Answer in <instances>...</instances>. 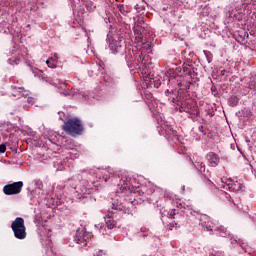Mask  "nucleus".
<instances>
[{
	"label": "nucleus",
	"instance_id": "f257e3e1",
	"mask_svg": "<svg viewBox=\"0 0 256 256\" xmlns=\"http://www.w3.org/2000/svg\"><path fill=\"white\" fill-rule=\"evenodd\" d=\"M63 130L67 135H71V137H77V135H83L84 127L83 122L79 120V118H71L65 122L63 126Z\"/></svg>",
	"mask_w": 256,
	"mask_h": 256
},
{
	"label": "nucleus",
	"instance_id": "f03ea898",
	"mask_svg": "<svg viewBox=\"0 0 256 256\" xmlns=\"http://www.w3.org/2000/svg\"><path fill=\"white\" fill-rule=\"evenodd\" d=\"M11 229L14 233L15 239H19V241L27 239V227L25 226V219L21 217L15 218V220L11 223Z\"/></svg>",
	"mask_w": 256,
	"mask_h": 256
},
{
	"label": "nucleus",
	"instance_id": "7ed1b4c3",
	"mask_svg": "<svg viewBox=\"0 0 256 256\" xmlns=\"http://www.w3.org/2000/svg\"><path fill=\"white\" fill-rule=\"evenodd\" d=\"M116 193L117 195H120L121 198L125 197V195H130V197L135 195V192H131V183L129 182V178L123 176L120 179Z\"/></svg>",
	"mask_w": 256,
	"mask_h": 256
},
{
	"label": "nucleus",
	"instance_id": "20e7f679",
	"mask_svg": "<svg viewBox=\"0 0 256 256\" xmlns=\"http://www.w3.org/2000/svg\"><path fill=\"white\" fill-rule=\"evenodd\" d=\"M126 202H122L119 199L112 200V209L114 211H122V213H129V207L127 205H137V200L133 198L125 199Z\"/></svg>",
	"mask_w": 256,
	"mask_h": 256
},
{
	"label": "nucleus",
	"instance_id": "39448f33",
	"mask_svg": "<svg viewBox=\"0 0 256 256\" xmlns=\"http://www.w3.org/2000/svg\"><path fill=\"white\" fill-rule=\"evenodd\" d=\"M220 189H223L224 191H230L232 193H237L238 191H241L243 188V184H241L238 181H234L232 179L221 180V183L219 184Z\"/></svg>",
	"mask_w": 256,
	"mask_h": 256
},
{
	"label": "nucleus",
	"instance_id": "423d86ee",
	"mask_svg": "<svg viewBox=\"0 0 256 256\" xmlns=\"http://www.w3.org/2000/svg\"><path fill=\"white\" fill-rule=\"evenodd\" d=\"M23 191V181L13 182L3 187L4 195H19Z\"/></svg>",
	"mask_w": 256,
	"mask_h": 256
},
{
	"label": "nucleus",
	"instance_id": "0eeeda50",
	"mask_svg": "<svg viewBox=\"0 0 256 256\" xmlns=\"http://www.w3.org/2000/svg\"><path fill=\"white\" fill-rule=\"evenodd\" d=\"M11 95L15 99H21V97H29V90H25L23 87L14 86L12 88Z\"/></svg>",
	"mask_w": 256,
	"mask_h": 256
},
{
	"label": "nucleus",
	"instance_id": "6e6552de",
	"mask_svg": "<svg viewBox=\"0 0 256 256\" xmlns=\"http://www.w3.org/2000/svg\"><path fill=\"white\" fill-rule=\"evenodd\" d=\"M199 225L206 229V231H213V222H211V218L207 215H200L199 216Z\"/></svg>",
	"mask_w": 256,
	"mask_h": 256
},
{
	"label": "nucleus",
	"instance_id": "1a4fd4ad",
	"mask_svg": "<svg viewBox=\"0 0 256 256\" xmlns=\"http://www.w3.org/2000/svg\"><path fill=\"white\" fill-rule=\"evenodd\" d=\"M208 163L210 164V167H217L219 165V155H217L214 152H209L206 156Z\"/></svg>",
	"mask_w": 256,
	"mask_h": 256
},
{
	"label": "nucleus",
	"instance_id": "9d476101",
	"mask_svg": "<svg viewBox=\"0 0 256 256\" xmlns=\"http://www.w3.org/2000/svg\"><path fill=\"white\" fill-rule=\"evenodd\" d=\"M105 223L108 229H115V227H117V220L113 217V213L109 212L105 216Z\"/></svg>",
	"mask_w": 256,
	"mask_h": 256
},
{
	"label": "nucleus",
	"instance_id": "9b49d317",
	"mask_svg": "<svg viewBox=\"0 0 256 256\" xmlns=\"http://www.w3.org/2000/svg\"><path fill=\"white\" fill-rule=\"evenodd\" d=\"M87 239H89V237L85 235V232L83 234L80 233L78 236H76V241L79 245H87Z\"/></svg>",
	"mask_w": 256,
	"mask_h": 256
},
{
	"label": "nucleus",
	"instance_id": "f8f14e48",
	"mask_svg": "<svg viewBox=\"0 0 256 256\" xmlns=\"http://www.w3.org/2000/svg\"><path fill=\"white\" fill-rule=\"evenodd\" d=\"M228 103L230 107H237L239 99L237 96H231L228 100Z\"/></svg>",
	"mask_w": 256,
	"mask_h": 256
},
{
	"label": "nucleus",
	"instance_id": "ddd939ff",
	"mask_svg": "<svg viewBox=\"0 0 256 256\" xmlns=\"http://www.w3.org/2000/svg\"><path fill=\"white\" fill-rule=\"evenodd\" d=\"M217 231L221 237H225V235H227V229L223 226L218 227Z\"/></svg>",
	"mask_w": 256,
	"mask_h": 256
},
{
	"label": "nucleus",
	"instance_id": "4468645a",
	"mask_svg": "<svg viewBox=\"0 0 256 256\" xmlns=\"http://www.w3.org/2000/svg\"><path fill=\"white\" fill-rule=\"evenodd\" d=\"M94 256H107V253H105L104 250L101 249H95L93 252Z\"/></svg>",
	"mask_w": 256,
	"mask_h": 256
},
{
	"label": "nucleus",
	"instance_id": "2eb2a0df",
	"mask_svg": "<svg viewBox=\"0 0 256 256\" xmlns=\"http://www.w3.org/2000/svg\"><path fill=\"white\" fill-rule=\"evenodd\" d=\"M141 232L138 234L139 237H147L149 235V229L147 228H141Z\"/></svg>",
	"mask_w": 256,
	"mask_h": 256
},
{
	"label": "nucleus",
	"instance_id": "dca6fc26",
	"mask_svg": "<svg viewBox=\"0 0 256 256\" xmlns=\"http://www.w3.org/2000/svg\"><path fill=\"white\" fill-rule=\"evenodd\" d=\"M178 227H180V225L175 221H172V222L169 223V230L170 231H173V229H178Z\"/></svg>",
	"mask_w": 256,
	"mask_h": 256
},
{
	"label": "nucleus",
	"instance_id": "f3484780",
	"mask_svg": "<svg viewBox=\"0 0 256 256\" xmlns=\"http://www.w3.org/2000/svg\"><path fill=\"white\" fill-rule=\"evenodd\" d=\"M46 64H47V66H48L50 69H57V64L54 63V62H51V60H47V61H46Z\"/></svg>",
	"mask_w": 256,
	"mask_h": 256
},
{
	"label": "nucleus",
	"instance_id": "a211bd4d",
	"mask_svg": "<svg viewBox=\"0 0 256 256\" xmlns=\"http://www.w3.org/2000/svg\"><path fill=\"white\" fill-rule=\"evenodd\" d=\"M141 31H143V28L141 26L137 25L134 27V33L136 35H141Z\"/></svg>",
	"mask_w": 256,
	"mask_h": 256
},
{
	"label": "nucleus",
	"instance_id": "6ab92c4d",
	"mask_svg": "<svg viewBox=\"0 0 256 256\" xmlns=\"http://www.w3.org/2000/svg\"><path fill=\"white\" fill-rule=\"evenodd\" d=\"M179 212H177V210L173 209L169 212V217L171 219H175V215L178 214Z\"/></svg>",
	"mask_w": 256,
	"mask_h": 256
},
{
	"label": "nucleus",
	"instance_id": "aec40b11",
	"mask_svg": "<svg viewBox=\"0 0 256 256\" xmlns=\"http://www.w3.org/2000/svg\"><path fill=\"white\" fill-rule=\"evenodd\" d=\"M57 59H59L57 57V54H54V56L50 57L48 61H51L52 63H55L57 65Z\"/></svg>",
	"mask_w": 256,
	"mask_h": 256
},
{
	"label": "nucleus",
	"instance_id": "412c9836",
	"mask_svg": "<svg viewBox=\"0 0 256 256\" xmlns=\"http://www.w3.org/2000/svg\"><path fill=\"white\" fill-rule=\"evenodd\" d=\"M7 151V146L5 144L0 145V153H5Z\"/></svg>",
	"mask_w": 256,
	"mask_h": 256
},
{
	"label": "nucleus",
	"instance_id": "4be33fe9",
	"mask_svg": "<svg viewBox=\"0 0 256 256\" xmlns=\"http://www.w3.org/2000/svg\"><path fill=\"white\" fill-rule=\"evenodd\" d=\"M204 183H205L208 187H213V182H211V180H209V179H204Z\"/></svg>",
	"mask_w": 256,
	"mask_h": 256
},
{
	"label": "nucleus",
	"instance_id": "5701e85b",
	"mask_svg": "<svg viewBox=\"0 0 256 256\" xmlns=\"http://www.w3.org/2000/svg\"><path fill=\"white\" fill-rule=\"evenodd\" d=\"M107 173H109V175L112 177H115V171H113V168H108Z\"/></svg>",
	"mask_w": 256,
	"mask_h": 256
},
{
	"label": "nucleus",
	"instance_id": "b1692460",
	"mask_svg": "<svg viewBox=\"0 0 256 256\" xmlns=\"http://www.w3.org/2000/svg\"><path fill=\"white\" fill-rule=\"evenodd\" d=\"M245 37H246L247 39H249V34H248V33H245V34H244V37H243V40H245Z\"/></svg>",
	"mask_w": 256,
	"mask_h": 256
},
{
	"label": "nucleus",
	"instance_id": "393cba45",
	"mask_svg": "<svg viewBox=\"0 0 256 256\" xmlns=\"http://www.w3.org/2000/svg\"><path fill=\"white\" fill-rule=\"evenodd\" d=\"M200 167H201V169L205 168V164L201 163Z\"/></svg>",
	"mask_w": 256,
	"mask_h": 256
},
{
	"label": "nucleus",
	"instance_id": "a878e982",
	"mask_svg": "<svg viewBox=\"0 0 256 256\" xmlns=\"http://www.w3.org/2000/svg\"><path fill=\"white\" fill-rule=\"evenodd\" d=\"M209 256H215V254L213 252H210Z\"/></svg>",
	"mask_w": 256,
	"mask_h": 256
},
{
	"label": "nucleus",
	"instance_id": "bb28decb",
	"mask_svg": "<svg viewBox=\"0 0 256 256\" xmlns=\"http://www.w3.org/2000/svg\"><path fill=\"white\" fill-rule=\"evenodd\" d=\"M221 75H225V70H222V71H221Z\"/></svg>",
	"mask_w": 256,
	"mask_h": 256
},
{
	"label": "nucleus",
	"instance_id": "cd10ccee",
	"mask_svg": "<svg viewBox=\"0 0 256 256\" xmlns=\"http://www.w3.org/2000/svg\"><path fill=\"white\" fill-rule=\"evenodd\" d=\"M191 108L190 107H187L186 109H185V111L187 112V111H189Z\"/></svg>",
	"mask_w": 256,
	"mask_h": 256
},
{
	"label": "nucleus",
	"instance_id": "c85d7f7f",
	"mask_svg": "<svg viewBox=\"0 0 256 256\" xmlns=\"http://www.w3.org/2000/svg\"><path fill=\"white\" fill-rule=\"evenodd\" d=\"M228 201H229V203H232V205H235V203L233 201H231V200H228Z\"/></svg>",
	"mask_w": 256,
	"mask_h": 256
},
{
	"label": "nucleus",
	"instance_id": "c756f323",
	"mask_svg": "<svg viewBox=\"0 0 256 256\" xmlns=\"http://www.w3.org/2000/svg\"><path fill=\"white\" fill-rule=\"evenodd\" d=\"M107 179H108V178L104 176V181H107Z\"/></svg>",
	"mask_w": 256,
	"mask_h": 256
}]
</instances>
